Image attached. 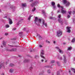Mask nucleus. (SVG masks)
<instances>
[{
  "label": "nucleus",
  "instance_id": "1",
  "mask_svg": "<svg viewBox=\"0 0 75 75\" xmlns=\"http://www.w3.org/2000/svg\"><path fill=\"white\" fill-rule=\"evenodd\" d=\"M34 21L35 24H37L38 26H40V23H41V19H39L38 21V18L37 17H35Z\"/></svg>",
  "mask_w": 75,
  "mask_h": 75
},
{
  "label": "nucleus",
  "instance_id": "2",
  "mask_svg": "<svg viewBox=\"0 0 75 75\" xmlns=\"http://www.w3.org/2000/svg\"><path fill=\"white\" fill-rule=\"evenodd\" d=\"M57 7L59 8L61 10V12L62 14H65L67 13V11L66 10H64V8L63 6H60V5L59 4H58L57 5Z\"/></svg>",
  "mask_w": 75,
  "mask_h": 75
},
{
  "label": "nucleus",
  "instance_id": "3",
  "mask_svg": "<svg viewBox=\"0 0 75 75\" xmlns=\"http://www.w3.org/2000/svg\"><path fill=\"white\" fill-rule=\"evenodd\" d=\"M62 34V32L61 30H59L57 32V36L58 37H61Z\"/></svg>",
  "mask_w": 75,
  "mask_h": 75
},
{
  "label": "nucleus",
  "instance_id": "4",
  "mask_svg": "<svg viewBox=\"0 0 75 75\" xmlns=\"http://www.w3.org/2000/svg\"><path fill=\"white\" fill-rule=\"evenodd\" d=\"M63 2L64 4H65L67 7L69 6L70 5V3L69 2L67 1V0H63Z\"/></svg>",
  "mask_w": 75,
  "mask_h": 75
},
{
  "label": "nucleus",
  "instance_id": "5",
  "mask_svg": "<svg viewBox=\"0 0 75 75\" xmlns=\"http://www.w3.org/2000/svg\"><path fill=\"white\" fill-rule=\"evenodd\" d=\"M55 48L56 49H57V50H58V51L61 54H63V53L64 51H63V50H61L59 49V47H55Z\"/></svg>",
  "mask_w": 75,
  "mask_h": 75
},
{
  "label": "nucleus",
  "instance_id": "6",
  "mask_svg": "<svg viewBox=\"0 0 75 75\" xmlns=\"http://www.w3.org/2000/svg\"><path fill=\"white\" fill-rule=\"evenodd\" d=\"M44 54V50H41V54H40V57L41 58H42L44 59H45V57H44L43 55Z\"/></svg>",
  "mask_w": 75,
  "mask_h": 75
},
{
  "label": "nucleus",
  "instance_id": "7",
  "mask_svg": "<svg viewBox=\"0 0 75 75\" xmlns=\"http://www.w3.org/2000/svg\"><path fill=\"white\" fill-rule=\"evenodd\" d=\"M52 6H53V8L54 10H55L56 8V6H55V3L54 2H51Z\"/></svg>",
  "mask_w": 75,
  "mask_h": 75
},
{
  "label": "nucleus",
  "instance_id": "8",
  "mask_svg": "<svg viewBox=\"0 0 75 75\" xmlns=\"http://www.w3.org/2000/svg\"><path fill=\"white\" fill-rule=\"evenodd\" d=\"M38 1L35 2H34V3H33L32 4L30 5V6L31 7H33V6H35V5H36V4H38Z\"/></svg>",
  "mask_w": 75,
  "mask_h": 75
},
{
  "label": "nucleus",
  "instance_id": "9",
  "mask_svg": "<svg viewBox=\"0 0 75 75\" xmlns=\"http://www.w3.org/2000/svg\"><path fill=\"white\" fill-rule=\"evenodd\" d=\"M71 27L68 26L67 27V33H71Z\"/></svg>",
  "mask_w": 75,
  "mask_h": 75
},
{
  "label": "nucleus",
  "instance_id": "10",
  "mask_svg": "<svg viewBox=\"0 0 75 75\" xmlns=\"http://www.w3.org/2000/svg\"><path fill=\"white\" fill-rule=\"evenodd\" d=\"M68 14H69V15H67V17L68 18H70V15H71V11H69L68 12Z\"/></svg>",
  "mask_w": 75,
  "mask_h": 75
},
{
  "label": "nucleus",
  "instance_id": "11",
  "mask_svg": "<svg viewBox=\"0 0 75 75\" xmlns=\"http://www.w3.org/2000/svg\"><path fill=\"white\" fill-rule=\"evenodd\" d=\"M42 20L43 25H45V26L47 27V23H45V21L43 19Z\"/></svg>",
  "mask_w": 75,
  "mask_h": 75
},
{
  "label": "nucleus",
  "instance_id": "12",
  "mask_svg": "<svg viewBox=\"0 0 75 75\" xmlns=\"http://www.w3.org/2000/svg\"><path fill=\"white\" fill-rule=\"evenodd\" d=\"M58 21L59 23H61V24H62V23H63V22L62 21V19H58Z\"/></svg>",
  "mask_w": 75,
  "mask_h": 75
},
{
  "label": "nucleus",
  "instance_id": "13",
  "mask_svg": "<svg viewBox=\"0 0 75 75\" xmlns=\"http://www.w3.org/2000/svg\"><path fill=\"white\" fill-rule=\"evenodd\" d=\"M9 21V24H13V22H12V21L11 19H10V18H8Z\"/></svg>",
  "mask_w": 75,
  "mask_h": 75
},
{
  "label": "nucleus",
  "instance_id": "14",
  "mask_svg": "<svg viewBox=\"0 0 75 75\" xmlns=\"http://www.w3.org/2000/svg\"><path fill=\"white\" fill-rule=\"evenodd\" d=\"M2 67L3 68H4V63L1 64V65L0 64V68H1Z\"/></svg>",
  "mask_w": 75,
  "mask_h": 75
},
{
  "label": "nucleus",
  "instance_id": "15",
  "mask_svg": "<svg viewBox=\"0 0 75 75\" xmlns=\"http://www.w3.org/2000/svg\"><path fill=\"white\" fill-rule=\"evenodd\" d=\"M14 70L13 69H11L9 70V72H11V73H12V72H13Z\"/></svg>",
  "mask_w": 75,
  "mask_h": 75
},
{
  "label": "nucleus",
  "instance_id": "16",
  "mask_svg": "<svg viewBox=\"0 0 75 75\" xmlns=\"http://www.w3.org/2000/svg\"><path fill=\"white\" fill-rule=\"evenodd\" d=\"M63 57L64 58V62H65L67 60H66V56H65V55H64L63 56Z\"/></svg>",
  "mask_w": 75,
  "mask_h": 75
},
{
  "label": "nucleus",
  "instance_id": "17",
  "mask_svg": "<svg viewBox=\"0 0 75 75\" xmlns=\"http://www.w3.org/2000/svg\"><path fill=\"white\" fill-rule=\"evenodd\" d=\"M71 50H72V47H68V50H69V51H71Z\"/></svg>",
  "mask_w": 75,
  "mask_h": 75
},
{
  "label": "nucleus",
  "instance_id": "18",
  "mask_svg": "<svg viewBox=\"0 0 75 75\" xmlns=\"http://www.w3.org/2000/svg\"><path fill=\"white\" fill-rule=\"evenodd\" d=\"M6 42H5L4 41H3V45L4 47H6Z\"/></svg>",
  "mask_w": 75,
  "mask_h": 75
},
{
  "label": "nucleus",
  "instance_id": "19",
  "mask_svg": "<svg viewBox=\"0 0 75 75\" xmlns=\"http://www.w3.org/2000/svg\"><path fill=\"white\" fill-rule=\"evenodd\" d=\"M32 17H33V15H30L29 17H28V20H30Z\"/></svg>",
  "mask_w": 75,
  "mask_h": 75
},
{
  "label": "nucleus",
  "instance_id": "20",
  "mask_svg": "<svg viewBox=\"0 0 75 75\" xmlns=\"http://www.w3.org/2000/svg\"><path fill=\"white\" fill-rule=\"evenodd\" d=\"M72 71L74 72V73L75 74V69L74 68H71V69Z\"/></svg>",
  "mask_w": 75,
  "mask_h": 75
},
{
  "label": "nucleus",
  "instance_id": "21",
  "mask_svg": "<svg viewBox=\"0 0 75 75\" xmlns=\"http://www.w3.org/2000/svg\"><path fill=\"white\" fill-rule=\"evenodd\" d=\"M72 42H75V38H74L72 40Z\"/></svg>",
  "mask_w": 75,
  "mask_h": 75
},
{
  "label": "nucleus",
  "instance_id": "22",
  "mask_svg": "<svg viewBox=\"0 0 75 75\" xmlns=\"http://www.w3.org/2000/svg\"><path fill=\"white\" fill-rule=\"evenodd\" d=\"M22 6H23V7H25L26 6V4H22Z\"/></svg>",
  "mask_w": 75,
  "mask_h": 75
},
{
  "label": "nucleus",
  "instance_id": "23",
  "mask_svg": "<svg viewBox=\"0 0 75 75\" xmlns=\"http://www.w3.org/2000/svg\"><path fill=\"white\" fill-rule=\"evenodd\" d=\"M14 64H11L9 65V67H13V66H14Z\"/></svg>",
  "mask_w": 75,
  "mask_h": 75
},
{
  "label": "nucleus",
  "instance_id": "24",
  "mask_svg": "<svg viewBox=\"0 0 75 75\" xmlns=\"http://www.w3.org/2000/svg\"><path fill=\"white\" fill-rule=\"evenodd\" d=\"M10 26H9V25H6L5 27L6 28H8Z\"/></svg>",
  "mask_w": 75,
  "mask_h": 75
},
{
  "label": "nucleus",
  "instance_id": "25",
  "mask_svg": "<svg viewBox=\"0 0 75 75\" xmlns=\"http://www.w3.org/2000/svg\"><path fill=\"white\" fill-rule=\"evenodd\" d=\"M39 39L40 40H42V37H41L40 36L39 37Z\"/></svg>",
  "mask_w": 75,
  "mask_h": 75
},
{
  "label": "nucleus",
  "instance_id": "26",
  "mask_svg": "<svg viewBox=\"0 0 75 75\" xmlns=\"http://www.w3.org/2000/svg\"><path fill=\"white\" fill-rule=\"evenodd\" d=\"M46 41L47 43H48V44H50V41H48V40H46Z\"/></svg>",
  "mask_w": 75,
  "mask_h": 75
},
{
  "label": "nucleus",
  "instance_id": "27",
  "mask_svg": "<svg viewBox=\"0 0 75 75\" xmlns=\"http://www.w3.org/2000/svg\"><path fill=\"white\" fill-rule=\"evenodd\" d=\"M28 60L26 59L24 61V62H28Z\"/></svg>",
  "mask_w": 75,
  "mask_h": 75
},
{
  "label": "nucleus",
  "instance_id": "28",
  "mask_svg": "<svg viewBox=\"0 0 75 75\" xmlns=\"http://www.w3.org/2000/svg\"><path fill=\"white\" fill-rule=\"evenodd\" d=\"M35 8H34L33 9H32V11H35Z\"/></svg>",
  "mask_w": 75,
  "mask_h": 75
},
{
  "label": "nucleus",
  "instance_id": "29",
  "mask_svg": "<svg viewBox=\"0 0 75 75\" xmlns=\"http://www.w3.org/2000/svg\"><path fill=\"white\" fill-rule=\"evenodd\" d=\"M61 17V15L60 14H59L58 16V18H60Z\"/></svg>",
  "mask_w": 75,
  "mask_h": 75
},
{
  "label": "nucleus",
  "instance_id": "30",
  "mask_svg": "<svg viewBox=\"0 0 75 75\" xmlns=\"http://www.w3.org/2000/svg\"><path fill=\"white\" fill-rule=\"evenodd\" d=\"M47 72L48 73L50 74V73L51 72V71H50V70H47Z\"/></svg>",
  "mask_w": 75,
  "mask_h": 75
},
{
  "label": "nucleus",
  "instance_id": "31",
  "mask_svg": "<svg viewBox=\"0 0 75 75\" xmlns=\"http://www.w3.org/2000/svg\"><path fill=\"white\" fill-rule=\"evenodd\" d=\"M58 58H59L60 59H61V60L62 59V58L60 56L58 57Z\"/></svg>",
  "mask_w": 75,
  "mask_h": 75
},
{
  "label": "nucleus",
  "instance_id": "32",
  "mask_svg": "<svg viewBox=\"0 0 75 75\" xmlns=\"http://www.w3.org/2000/svg\"><path fill=\"white\" fill-rule=\"evenodd\" d=\"M22 33H23V32H20L19 33V35L20 36L21 35H22Z\"/></svg>",
  "mask_w": 75,
  "mask_h": 75
},
{
  "label": "nucleus",
  "instance_id": "33",
  "mask_svg": "<svg viewBox=\"0 0 75 75\" xmlns=\"http://www.w3.org/2000/svg\"><path fill=\"white\" fill-rule=\"evenodd\" d=\"M19 23H21V21H19L17 23V25H18L19 24Z\"/></svg>",
  "mask_w": 75,
  "mask_h": 75
},
{
  "label": "nucleus",
  "instance_id": "34",
  "mask_svg": "<svg viewBox=\"0 0 75 75\" xmlns=\"http://www.w3.org/2000/svg\"><path fill=\"white\" fill-rule=\"evenodd\" d=\"M16 30V28H15L12 29V30L14 31V30Z\"/></svg>",
  "mask_w": 75,
  "mask_h": 75
},
{
  "label": "nucleus",
  "instance_id": "35",
  "mask_svg": "<svg viewBox=\"0 0 75 75\" xmlns=\"http://www.w3.org/2000/svg\"><path fill=\"white\" fill-rule=\"evenodd\" d=\"M49 18H50V19H53L54 18L52 17H50Z\"/></svg>",
  "mask_w": 75,
  "mask_h": 75
},
{
  "label": "nucleus",
  "instance_id": "36",
  "mask_svg": "<svg viewBox=\"0 0 75 75\" xmlns=\"http://www.w3.org/2000/svg\"><path fill=\"white\" fill-rule=\"evenodd\" d=\"M57 75H60V74H59V72H57Z\"/></svg>",
  "mask_w": 75,
  "mask_h": 75
},
{
  "label": "nucleus",
  "instance_id": "37",
  "mask_svg": "<svg viewBox=\"0 0 75 75\" xmlns=\"http://www.w3.org/2000/svg\"><path fill=\"white\" fill-rule=\"evenodd\" d=\"M42 12L43 13V14H44V13H45V11L44 10H43L42 11Z\"/></svg>",
  "mask_w": 75,
  "mask_h": 75
},
{
  "label": "nucleus",
  "instance_id": "38",
  "mask_svg": "<svg viewBox=\"0 0 75 75\" xmlns=\"http://www.w3.org/2000/svg\"><path fill=\"white\" fill-rule=\"evenodd\" d=\"M39 47L40 48H42V46L41 45H40Z\"/></svg>",
  "mask_w": 75,
  "mask_h": 75
},
{
  "label": "nucleus",
  "instance_id": "39",
  "mask_svg": "<svg viewBox=\"0 0 75 75\" xmlns=\"http://www.w3.org/2000/svg\"><path fill=\"white\" fill-rule=\"evenodd\" d=\"M54 62H55V61L54 60H52L51 61L52 63H54Z\"/></svg>",
  "mask_w": 75,
  "mask_h": 75
},
{
  "label": "nucleus",
  "instance_id": "40",
  "mask_svg": "<svg viewBox=\"0 0 75 75\" xmlns=\"http://www.w3.org/2000/svg\"><path fill=\"white\" fill-rule=\"evenodd\" d=\"M16 49H14V48H13L12 49V51H15V50H16Z\"/></svg>",
  "mask_w": 75,
  "mask_h": 75
},
{
  "label": "nucleus",
  "instance_id": "41",
  "mask_svg": "<svg viewBox=\"0 0 75 75\" xmlns=\"http://www.w3.org/2000/svg\"><path fill=\"white\" fill-rule=\"evenodd\" d=\"M53 44H55L56 43V42L55 41H53Z\"/></svg>",
  "mask_w": 75,
  "mask_h": 75
},
{
  "label": "nucleus",
  "instance_id": "42",
  "mask_svg": "<svg viewBox=\"0 0 75 75\" xmlns=\"http://www.w3.org/2000/svg\"><path fill=\"white\" fill-rule=\"evenodd\" d=\"M5 34V35H8V33H6Z\"/></svg>",
  "mask_w": 75,
  "mask_h": 75
},
{
  "label": "nucleus",
  "instance_id": "43",
  "mask_svg": "<svg viewBox=\"0 0 75 75\" xmlns=\"http://www.w3.org/2000/svg\"><path fill=\"white\" fill-rule=\"evenodd\" d=\"M25 28H24L23 29V30H24V31H25Z\"/></svg>",
  "mask_w": 75,
  "mask_h": 75
},
{
  "label": "nucleus",
  "instance_id": "44",
  "mask_svg": "<svg viewBox=\"0 0 75 75\" xmlns=\"http://www.w3.org/2000/svg\"><path fill=\"white\" fill-rule=\"evenodd\" d=\"M4 18H7V16H5V17H4Z\"/></svg>",
  "mask_w": 75,
  "mask_h": 75
},
{
  "label": "nucleus",
  "instance_id": "45",
  "mask_svg": "<svg viewBox=\"0 0 75 75\" xmlns=\"http://www.w3.org/2000/svg\"><path fill=\"white\" fill-rule=\"evenodd\" d=\"M41 61H42V62H43V61H44V60L43 59H42L41 60Z\"/></svg>",
  "mask_w": 75,
  "mask_h": 75
},
{
  "label": "nucleus",
  "instance_id": "46",
  "mask_svg": "<svg viewBox=\"0 0 75 75\" xmlns=\"http://www.w3.org/2000/svg\"><path fill=\"white\" fill-rule=\"evenodd\" d=\"M30 69H33V67H32L30 68Z\"/></svg>",
  "mask_w": 75,
  "mask_h": 75
},
{
  "label": "nucleus",
  "instance_id": "47",
  "mask_svg": "<svg viewBox=\"0 0 75 75\" xmlns=\"http://www.w3.org/2000/svg\"><path fill=\"white\" fill-rule=\"evenodd\" d=\"M59 11H60L59 10L58 11H57V13H59Z\"/></svg>",
  "mask_w": 75,
  "mask_h": 75
},
{
  "label": "nucleus",
  "instance_id": "48",
  "mask_svg": "<svg viewBox=\"0 0 75 75\" xmlns=\"http://www.w3.org/2000/svg\"><path fill=\"white\" fill-rule=\"evenodd\" d=\"M73 21H75V19H73Z\"/></svg>",
  "mask_w": 75,
  "mask_h": 75
},
{
  "label": "nucleus",
  "instance_id": "49",
  "mask_svg": "<svg viewBox=\"0 0 75 75\" xmlns=\"http://www.w3.org/2000/svg\"><path fill=\"white\" fill-rule=\"evenodd\" d=\"M69 73H71V71L69 70Z\"/></svg>",
  "mask_w": 75,
  "mask_h": 75
},
{
  "label": "nucleus",
  "instance_id": "50",
  "mask_svg": "<svg viewBox=\"0 0 75 75\" xmlns=\"http://www.w3.org/2000/svg\"><path fill=\"white\" fill-rule=\"evenodd\" d=\"M30 1H33V0H30Z\"/></svg>",
  "mask_w": 75,
  "mask_h": 75
},
{
  "label": "nucleus",
  "instance_id": "51",
  "mask_svg": "<svg viewBox=\"0 0 75 75\" xmlns=\"http://www.w3.org/2000/svg\"><path fill=\"white\" fill-rule=\"evenodd\" d=\"M1 75H4V73H2V74Z\"/></svg>",
  "mask_w": 75,
  "mask_h": 75
},
{
  "label": "nucleus",
  "instance_id": "52",
  "mask_svg": "<svg viewBox=\"0 0 75 75\" xmlns=\"http://www.w3.org/2000/svg\"><path fill=\"white\" fill-rule=\"evenodd\" d=\"M2 38H0V40H1V39H2Z\"/></svg>",
  "mask_w": 75,
  "mask_h": 75
},
{
  "label": "nucleus",
  "instance_id": "53",
  "mask_svg": "<svg viewBox=\"0 0 75 75\" xmlns=\"http://www.w3.org/2000/svg\"><path fill=\"white\" fill-rule=\"evenodd\" d=\"M1 10L0 9V13H1Z\"/></svg>",
  "mask_w": 75,
  "mask_h": 75
},
{
  "label": "nucleus",
  "instance_id": "54",
  "mask_svg": "<svg viewBox=\"0 0 75 75\" xmlns=\"http://www.w3.org/2000/svg\"><path fill=\"white\" fill-rule=\"evenodd\" d=\"M19 57H21V56H19Z\"/></svg>",
  "mask_w": 75,
  "mask_h": 75
},
{
  "label": "nucleus",
  "instance_id": "55",
  "mask_svg": "<svg viewBox=\"0 0 75 75\" xmlns=\"http://www.w3.org/2000/svg\"><path fill=\"white\" fill-rule=\"evenodd\" d=\"M47 61V60H46V61H45V62H46Z\"/></svg>",
  "mask_w": 75,
  "mask_h": 75
},
{
  "label": "nucleus",
  "instance_id": "56",
  "mask_svg": "<svg viewBox=\"0 0 75 75\" xmlns=\"http://www.w3.org/2000/svg\"><path fill=\"white\" fill-rule=\"evenodd\" d=\"M1 47H2V48H3V46H1Z\"/></svg>",
  "mask_w": 75,
  "mask_h": 75
},
{
  "label": "nucleus",
  "instance_id": "57",
  "mask_svg": "<svg viewBox=\"0 0 75 75\" xmlns=\"http://www.w3.org/2000/svg\"><path fill=\"white\" fill-rule=\"evenodd\" d=\"M38 35H37V36H38Z\"/></svg>",
  "mask_w": 75,
  "mask_h": 75
},
{
  "label": "nucleus",
  "instance_id": "58",
  "mask_svg": "<svg viewBox=\"0 0 75 75\" xmlns=\"http://www.w3.org/2000/svg\"><path fill=\"white\" fill-rule=\"evenodd\" d=\"M65 43H63V44H65Z\"/></svg>",
  "mask_w": 75,
  "mask_h": 75
},
{
  "label": "nucleus",
  "instance_id": "59",
  "mask_svg": "<svg viewBox=\"0 0 75 75\" xmlns=\"http://www.w3.org/2000/svg\"><path fill=\"white\" fill-rule=\"evenodd\" d=\"M52 75H54V74H52Z\"/></svg>",
  "mask_w": 75,
  "mask_h": 75
},
{
  "label": "nucleus",
  "instance_id": "60",
  "mask_svg": "<svg viewBox=\"0 0 75 75\" xmlns=\"http://www.w3.org/2000/svg\"><path fill=\"white\" fill-rule=\"evenodd\" d=\"M36 58H37V57H36Z\"/></svg>",
  "mask_w": 75,
  "mask_h": 75
},
{
  "label": "nucleus",
  "instance_id": "61",
  "mask_svg": "<svg viewBox=\"0 0 75 75\" xmlns=\"http://www.w3.org/2000/svg\"><path fill=\"white\" fill-rule=\"evenodd\" d=\"M7 19H8V18H7Z\"/></svg>",
  "mask_w": 75,
  "mask_h": 75
},
{
  "label": "nucleus",
  "instance_id": "62",
  "mask_svg": "<svg viewBox=\"0 0 75 75\" xmlns=\"http://www.w3.org/2000/svg\"><path fill=\"white\" fill-rule=\"evenodd\" d=\"M22 20H23V19H22Z\"/></svg>",
  "mask_w": 75,
  "mask_h": 75
},
{
  "label": "nucleus",
  "instance_id": "63",
  "mask_svg": "<svg viewBox=\"0 0 75 75\" xmlns=\"http://www.w3.org/2000/svg\"><path fill=\"white\" fill-rule=\"evenodd\" d=\"M12 46V47H13V46Z\"/></svg>",
  "mask_w": 75,
  "mask_h": 75
}]
</instances>
